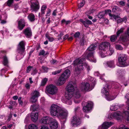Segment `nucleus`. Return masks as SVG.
<instances>
[{"label": "nucleus", "mask_w": 129, "mask_h": 129, "mask_svg": "<svg viewBox=\"0 0 129 129\" xmlns=\"http://www.w3.org/2000/svg\"><path fill=\"white\" fill-rule=\"evenodd\" d=\"M1 23L2 24H4L6 23V21L5 20H1Z\"/></svg>", "instance_id": "obj_60"}, {"label": "nucleus", "mask_w": 129, "mask_h": 129, "mask_svg": "<svg viewBox=\"0 0 129 129\" xmlns=\"http://www.w3.org/2000/svg\"><path fill=\"white\" fill-rule=\"evenodd\" d=\"M23 33L25 36L27 37H30L32 35L31 30L29 28L25 29L23 31Z\"/></svg>", "instance_id": "obj_22"}, {"label": "nucleus", "mask_w": 129, "mask_h": 129, "mask_svg": "<svg viewBox=\"0 0 129 129\" xmlns=\"http://www.w3.org/2000/svg\"><path fill=\"white\" fill-rule=\"evenodd\" d=\"M101 93L103 96L109 101H112L116 98V96H112L109 94L108 85L107 84L104 86L102 89Z\"/></svg>", "instance_id": "obj_7"}, {"label": "nucleus", "mask_w": 129, "mask_h": 129, "mask_svg": "<svg viewBox=\"0 0 129 129\" xmlns=\"http://www.w3.org/2000/svg\"><path fill=\"white\" fill-rule=\"evenodd\" d=\"M52 119L45 116L43 117L40 121V122L42 124H50L51 121H52Z\"/></svg>", "instance_id": "obj_17"}, {"label": "nucleus", "mask_w": 129, "mask_h": 129, "mask_svg": "<svg viewBox=\"0 0 129 129\" xmlns=\"http://www.w3.org/2000/svg\"><path fill=\"white\" fill-rule=\"evenodd\" d=\"M85 58H82L81 59H78L75 60L73 64L75 66H77V68H75V69L74 73L75 74H79L81 72V71L83 68V66L85 67L87 70L88 71L91 69V67L89 66L87 64L84 62Z\"/></svg>", "instance_id": "obj_3"}, {"label": "nucleus", "mask_w": 129, "mask_h": 129, "mask_svg": "<svg viewBox=\"0 0 129 129\" xmlns=\"http://www.w3.org/2000/svg\"><path fill=\"white\" fill-rule=\"evenodd\" d=\"M12 115L10 114L9 115V116L8 117H6L5 118V119H7V120L8 121H10V120L11 118L12 117Z\"/></svg>", "instance_id": "obj_50"}, {"label": "nucleus", "mask_w": 129, "mask_h": 129, "mask_svg": "<svg viewBox=\"0 0 129 129\" xmlns=\"http://www.w3.org/2000/svg\"><path fill=\"white\" fill-rule=\"evenodd\" d=\"M46 37L50 42H52L54 40V39L53 38L47 35H46Z\"/></svg>", "instance_id": "obj_43"}, {"label": "nucleus", "mask_w": 129, "mask_h": 129, "mask_svg": "<svg viewBox=\"0 0 129 129\" xmlns=\"http://www.w3.org/2000/svg\"><path fill=\"white\" fill-rule=\"evenodd\" d=\"M30 117L33 121L36 122L38 119V112L37 111H33L31 114Z\"/></svg>", "instance_id": "obj_18"}, {"label": "nucleus", "mask_w": 129, "mask_h": 129, "mask_svg": "<svg viewBox=\"0 0 129 129\" xmlns=\"http://www.w3.org/2000/svg\"><path fill=\"white\" fill-rule=\"evenodd\" d=\"M105 64H107L108 67L111 68H114L115 66V62L114 60H111L106 61Z\"/></svg>", "instance_id": "obj_23"}, {"label": "nucleus", "mask_w": 129, "mask_h": 129, "mask_svg": "<svg viewBox=\"0 0 129 129\" xmlns=\"http://www.w3.org/2000/svg\"><path fill=\"white\" fill-rule=\"evenodd\" d=\"M39 108L38 105L34 104L31 106L30 109L33 111H35L37 110Z\"/></svg>", "instance_id": "obj_25"}, {"label": "nucleus", "mask_w": 129, "mask_h": 129, "mask_svg": "<svg viewBox=\"0 0 129 129\" xmlns=\"http://www.w3.org/2000/svg\"><path fill=\"white\" fill-rule=\"evenodd\" d=\"M129 112L128 111H124L122 113L120 111H117L108 115V120H111L114 118L118 121H121L125 118V116L128 115Z\"/></svg>", "instance_id": "obj_5"}, {"label": "nucleus", "mask_w": 129, "mask_h": 129, "mask_svg": "<svg viewBox=\"0 0 129 129\" xmlns=\"http://www.w3.org/2000/svg\"><path fill=\"white\" fill-rule=\"evenodd\" d=\"M38 99V98L31 96L30 99V101L32 103H35L37 102Z\"/></svg>", "instance_id": "obj_35"}, {"label": "nucleus", "mask_w": 129, "mask_h": 129, "mask_svg": "<svg viewBox=\"0 0 129 129\" xmlns=\"http://www.w3.org/2000/svg\"><path fill=\"white\" fill-rule=\"evenodd\" d=\"M41 129H49L48 127L45 125H43L41 126Z\"/></svg>", "instance_id": "obj_52"}, {"label": "nucleus", "mask_w": 129, "mask_h": 129, "mask_svg": "<svg viewBox=\"0 0 129 129\" xmlns=\"http://www.w3.org/2000/svg\"><path fill=\"white\" fill-rule=\"evenodd\" d=\"M18 101L20 105H22L23 104V102L21 101V97H19L18 99Z\"/></svg>", "instance_id": "obj_51"}, {"label": "nucleus", "mask_w": 129, "mask_h": 129, "mask_svg": "<svg viewBox=\"0 0 129 129\" xmlns=\"http://www.w3.org/2000/svg\"><path fill=\"white\" fill-rule=\"evenodd\" d=\"M125 98L127 99V103L129 102V93H128L125 96Z\"/></svg>", "instance_id": "obj_55"}, {"label": "nucleus", "mask_w": 129, "mask_h": 129, "mask_svg": "<svg viewBox=\"0 0 129 129\" xmlns=\"http://www.w3.org/2000/svg\"><path fill=\"white\" fill-rule=\"evenodd\" d=\"M125 35L127 36H129V27L127 28L126 31L125 33Z\"/></svg>", "instance_id": "obj_53"}, {"label": "nucleus", "mask_w": 129, "mask_h": 129, "mask_svg": "<svg viewBox=\"0 0 129 129\" xmlns=\"http://www.w3.org/2000/svg\"><path fill=\"white\" fill-rule=\"evenodd\" d=\"M118 106L115 105H112L110 107V110L112 111H115L118 108Z\"/></svg>", "instance_id": "obj_33"}, {"label": "nucleus", "mask_w": 129, "mask_h": 129, "mask_svg": "<svg viewBox=\"0 0 129 129\" xmlns=\"http://www.w3.org/2000/svg\"><path fill=\"white\" fill-rule=\"evenodd\" d=\"M83 103L85 105L83 108V110L84 112L86 113L88 112L91 110L93 105L92 102L89 101L87 103L84 102Z\"/></svg>", "instance_id": "obj_14"}, {"label": "nucleus", "mask_w": 129, "mask_h": 129, "mask_svg": "<svg viewBox=\"0 0 129 129\" xmlns=\"http://www.w3.org/2000/svg\"><path fill=\"white\" fill-rule=\"evenodd\" d=\"M124 38L122 36H121L119 39V40L120 41H124Z\"/></svg>", "instance_id": "obj_62"}, {"label": "nucleus", "mask_w": 129, "mask_h": 129, "mask_svg": "<svg viewBox=\"0 0 129 129\" xmlns=\"http://www.w3.org/2000/svg\"><path fill=\"white\" fill-rule=\"evenodd\" d=\"M97 46L96 44L91 45L87 49L84 53V56L86 58L88 59L90 61L94 62H96V59L94 57V50Z\"/></svg>", "instance_id": "obj_4"}, {"label": "nucleus", "mask_w": 129, "mask_h": 129, "mask_svg": "<svg viewBox=\"0 0 129 129\" xmlns=\"http://www.w3.org/2000/svg\"><path fill=\"white\" fill-rule=\"evenodd\" d=\"M92 88L90 87L89 83L87 82H83L80 87V90L84 92L90 91Z\"/></svg>", "instance_id": "obj_12"}, {"label": "nucleus", "mask_w": 129, "mask_h": 129, "mask_svg": "<svg viewBox=\"0 0 129 129\" xmlns=\"http://www.w3.org/2000/svg\"><path fill=\"white\" fill-rule=\"evenodd\" d=\"M48 68L47 67L43 66L42 67V70L44 72H47L48 70Z\"/></svg>", "instance_id": "obj_47"}, {"label": "nucleus", "mask_w": 129, "mask_h": 129, "mask_svg": "<svg viewBox=\"0 0 129 129\" xmlns=\"http://www.w3.org/2000/svg\"><path fill=\"white\" fill-rule=\"evenodd\" d=\"M80 35V33L79 32H77L75 34L74 36L75 37H79Z\"/></svg>", "instance_id": "obj_57"}, {"label": "nucleus", "mask_w": 129, "mask_h": 129, "mask_svg": "<svg viewBox=\"0 0 129 129\" xmlns=\"http://www.w3.org/2000/svg\"><path fill=\"white\" fill-rule=\"evenodd\" d=\"M127 21V19L126 17H124L123 19L119 18L117 21V23H120L121 22H126Z\"/></svg>", "instance_id": "obj_31"}, {"label": "nucleus", "mask_w": 129, "mask_h": 129, "mask_svg": "<svg viewBox=\"0 0 129 129\" xmlns=\"http://www.w3.org/2000/svg\"><path fill=\"white\" fill-rule=\"evenodd\" d=\"M50 111L52 116L60 118L61 119H64L65 122L69 115V112L67 109L55 104H52L51 106ZM62 120L61 119V121Z\"/></svg>", "instance_id": "obj_1"}, {"label": "nucleus", "mask_w": 129, "mask_h": 129, "mask_svg": "<svg viewBox=\"0 0 129 129\" xmlns=\"http://www.w3.org/2000/svg\"><path fill=\"white\" fill-rule=\"evenodd\" d=\"M66 89L67 92L75 93L74 95L75 99L79 98L80 97V94L76 87V84H73L72 82H70L68 84Z\"/></svg>", "instance_id": "obj_6"}, {"label": "nucleus", "mask_w": 129, "mask_h": 129, "mask_svg": "<svg viewBox=\"0 0 129 129\" xmlns=\"http://www.w3.org/2000/svg\"><path fill=\"white\" fill-rule=\"evenodd\" d=\"M33 67H28L27 69V73L29 72L30 70H31V69H32Z\"/></svg>", "instance_id": "obj_54"}, {"label": "nucleus", "mask_w": 129, "mask_h": 129, "mask_svg": "<svg viewBox=\"0 0 129 129\" xmlns=\"http://www.w3.org/2000/svg\"><path fill=\"white\" fill-rule=\"evenodd\" d=\"M48 54V53H45V51L43 50H42L40 51L39 53V55L40 56L44 55H47Z\"/></svg>", "instance_id": "obj_38"}, {"label": "nucleus", "mask_w": 129, "mask_h": 129, "mask_svg": "<svg viewBox=\"0 0 129 129\" xmlns=\"http://www.w3.org/2000/svg\"><path fill=\"white\" fill-rule=\"evenodd\" d=\"M13 3V0H8L6 3L7 5L9 7H11L12 6Z\"/></svg>", "instance_id": "obj_32"}, {"label": "nucleus", "mask_w": 129, "mask_h": 129, "mask_svg": "<svg viewBox=\"0 0 129 129\" xmlns=\"http://www.w3.org/2000/svg\"><path fill=\"white\" fill-rule=\"evenodd\" d=\"M88 78L90 81L92 82L93 83V84H94L95 83V79L91 76H89L88 77Z\"/></svg>", "instance_id": "obj_45"}, {"label": "nucleus", "mask_w": 129, "mask_h": 129, "mask_svg": "<svg viewBox=\"0 0 129 129\" xmlns=\"http://www.w3.org/2000/svg\"><path fill=\"white\" fill-rule=\"evenodd\" d=\"M86 22L88 26V24H92V22L91 21L89 20H86Z\"/></svg>", "instance_id": "obj_59"}, {"label": "nucleus", "mask_w": 129, "mask_h": 129, "mask_svg": "<svg viewBox=\"0 0 129 129\" xmlns=\"http://www.w3.org/2000/svg\"><path fill=\"white\" fill-rule=\"evenodd\" d=\"M25 43L23 41H21L19 44L18 47V52L20 53V52L22 53L24 52L25 48Z\"/></svg>", "instance_id": "obj_19"}, {"label": "nucleus", "mask_w": 129, "mask_h": 129, "mask_svg": "<svg viewBox=\"0 0 129 129\" xmlns=\"http://www.w3.org/2000/svg\"><path fill=\"white\" fill-rule=\"evenodd\" d=\"M116 10L117 11H119L120 9L118 8V7L116 6H114L113 8L112 9V11L113 12H115Z\"/></svg>", "instance_id": "obj_46"}, {"label": "nucleus", "mask_w": 129, "mask_h": 129, "mask_svg": "<svg viewBox=\"0 0 129 129\" xmlns=\"http://www.w3.org/2000/svg\"><path fill=\"white\" fill-rule=\"evenodd\" d=\"M40 96L39 92L36 90H35L31 94V96L38 98Z\"/></svg>", "instance_id": "obj_26"}, {"label": "nucleus", "mask_w": 129, "mask_h": 129, "mask_svg": "<svg viewBox=\"0 0 129 129\" xmlns=\"http://www.w3.org/2000/svg\"><path fill=\"white\" fill-rule=\"evenodd\" d=\"M117 129H129V128L123 124H121L119 128H117Z\"/></svg>", "instance_id": "obj_36"}, {"label": "nucleus", "mask_w": 129, "mask_h": 129, "mask_svg": "<svg viewBox=\"0 0 129 129\" xmlns=\"http://www.w3.org/2000/svg\"><path fill=\"white\" fill-rule=\"evenodd\" d=\"M50 62L51 64H54L55 63H57V61L56 60H53L50 61Z\"/></svg>", "instance_id": "obj_58"}, {"label": "nucleus", "mask_w": 129, "mask_h": 129, "mask_svg": "<svg viewBox=\"0 0 129 129\" xmlns=\"http://www.w3.org/2000/svg\"><path fill=\"white\" fill-rule=\"evenodd\" d=\"M85 4V2L84 1H83L81 2L79 5V7H83Z\"/></svg>", "instance_id": "obj_49"}, {"label": "nucleus", "mask_w": 129, "mask_h": 129, "mask_svg": "<svg viewBox=\"0 0 129 129\" xmlns=\"http://www.w3.org/2000/svg\"><path fill=\"white\" fill-rule=\"evenodd\" d=\"M47 91L50 94L55 95L57 93L58 88L55 85L50 84L47 86L46 88Z\"/></svg>", "instance_id": "obj_10"}, {"label": "nucleus", "mask_w": 129, "mask_h": 129, "mask_svg": "<svg viewBox=\"0 0 129 129\" xmlns=\"http://www.w3.org/2000/svg\"><path fill=\"white\" fill-rule=\"evenodd\" d=\"M46 6L45 5L42 6L41 8V11L42 14H44V10H46Z\"/></svg>", "instance_id": "obj_44"}, {"label": "nucleus", "mask_w": 129, "mask_h": 129, "mask_svg": "<svg viewBox=\"0 0 129 129\" xmlns=\"http://www.w3.org/2000/svg\"><path fill=\"white\" fill-rule=\"evenodd\" d=\"M25 20L21 19L18 22V28L20 30H22L25 26Z\"/></svg>", "instance_id": "obj_20"}, {"label": "nucleus", "mask_w": 129, "mask_h": 129, "mask_svg": "<svg viewBox=\"0 0 129 129\" xmlns=\"http://www.w3.org/2000/svg\"><path fill=\"white\" fill-rule=\"evenodd\" d=\"M115 48L118 50H122L123 49V47L119 45H115Z\"/></svg>", "instance_id": "obj_39"}, {"label": "nucleus", "mask_w": 129, "mask_h": 129, "mask_svg": "<svg viewBox=\"0 0 129 129\" xmlns=\"http://www.w3.org/2000/svg\"><path fill=\"white\" fill-rule=\"evenodd\" d=\"M119 4L120 5L124 6L125 5V3L123 1H121L119 2Z\"/></svg>", "instance_id": "obj_56"}, {"label": "nucleus", "mask_w": 129, "mask_h": 129, "mask_svg": "<svg viewBox=\"0 0 129 129\" xmlns=\"http://www.w3.org/2000/svg\"><path fill=\"white\" fill-rule=\"evenodd\" d=\"M111 10L109 9L105 10L104 12L106 14H109V16L111 17V19H114L115 20L120 18L119 15L116 16L114 15H111Z\"/></svg>", "instance_id": "obj_21"}, {"label": "nucleus", "mask_w": 129, "mask_h": 129, "mask_svg": "<svg viewBox=\"0 0 129 129\" xmlns=\"http://www.w3.org/2000/svg\"><path fill=\"white\" fill-rule=\"evenodd\" d=\"M56 13V10H54L53 12L52 15L53 16H55Z\"/></svg>", "instance_id": "obj_63"}, {"label": "nucleus", "mask_w": 129, "mask_h": 129, "mask_svg": "<svg viewBox=\"0 0 129 129\" xmlns=\"http://www.w3.org/2000/svg\"><path fill=\"white\" fill-rule=\"evenodd\" d=\"M8 61L7 57L4 56L3 58V64L5 66H8Z\"/></svg>", "instance_id": "obj_27"}, {"label": "nucleus", "mask_w": 129, "mask_h": 129, "mask_svg": "<svg viewBox=\"0 0 129 129\" xmlns=\"http://www.w3.org/2000/svg\"><path fill=\"white\" fill-rule=\"evenodd\" d=\"M30 2L31 10L33 11H36L39 9V3L37 0H31Z\"/></svg>", "instance_id": "obj_15"}, {"label": "nucleus", "mask_w": 129, "mask_h": 129, "mask_svg": "<svg viewBox=\"0 0 129 129\" xmlns=\"http://www.w3.org/2000/svg\"><path fill=\"white\" fill-rule=\"evenodd\" d=\"M29 20L31 21H34L35 20V17L34 14L31 13L28 16Z\"/></svg>", "instance_id": "obj_28"}, {"label": "nucleus", "mask_w": 129, "mask_h": 129, "mask_svg": "<svg viewBox=\"0 0 129 129\" xmlns=\"http://www.w3.org/2000/svg\"><path fill=\"white\" fill-rule=\"evenodd\" d=\"M50 123V127L51 129H56L58 125L56 121H55L53 122L51 121Z\"/></svg>", "instance_id": "obj_24"}, {"label": "nucleus", "mask_w": 129, "mask_h": 129, "mask_svg": "<svg viewBox=\"0 0 129 129\" xmlns=\"http://www.w3.org/2000/svg\"><path fill=\"white\" fill-rule=\"evenodd\" d=\"M105 14V13L104 12L100 13L98 15V17L100 18H102L104 16Z\"/></svg>", "instance_id": "obj_40"}, {"label": "nucleus", "mask_w": 129, "mask_h": 129, "mask_svg": "<svg viewBox=\"0 0 129 129\" xmlns=\"http://www.w3.org/2000/svg\"><path fill=\"white\" fill-rule=\"evenodd\" d=\"M37 72V70L36 69H35L34 70L33 72L31 74L33 75H34Z\"/></svg>", "instance_id": "obj_61"}, {"label": "nucleus", "mask_w": 129, "mask_h": 129, "mask_svg": "<svg viewBox=\"0 0 129 129\" xmlns=\"http://www.w3.org/2000/svg\"><path fill=\"white\" fill-rule=\"evenodd\" d=\"M62 70V69H61L55 71L53 72H52V75H54L58 74Z\"/></svg>", "instance_id": "obj_41"}, {"label": "nucleus", "mask_w": 129, "mask_h": 129, "mask_svg": "<svg viewBox=\"0 0 129 129\" xmlns=\"http://www.w3.org/2000/svg\"><path fill=\"white\" fill-rule=\"evenodd\" d=\"M70 72L69 70H65L59 77L57 83V84L59 85L63 84L65 82L66 80L70 77Z\"/></svg>", "instance_id": "obj_8"}, {"label": "nucleus", "mask_w": 129, "mask_h": 129, "mask_svg": "<svg viewBox=\"0 0 129 129\" xmlns=\"http://www.w3.org/2000/svg\"><path fill=\"white\" fill-rule=\"evenodd\" d=\"M75 94V93L67 92L66 93L65 95L66 100L64 102L67 104L71 105L72 103L71 99L73 96H75L74 95Z\"/></svg>", "instance_id": "obj_11"}, {"label": "nucleus", "mask_w": 129, "mask_h": 129, "mask_svg": "<svg viewBox=\"0 0 129 129\" xmlns=\"http://www.w3.org/2000/svg\"><path fill=\"white\" fill-rule=\"evenodd\" d=\"M124 29V28L122 27L120 29H118V31L116 33V34L117 35V36H119V34L122 33L123 32Z\"/></svg>", "instance_id": "obj_34"}, {"label": "nucleus", "mask_w": 129, "mask_h": 129, "mask_svg": "<svg viewBox=\"0 0 129 129\" xmlns=\"http://www.w3.org/2000/svg\"><path fill=\"white\" fill-rule=\"evenodd\" d=\"M110 44L107 42H103L100 45L99 54L102 58L108 55H111L114 52L113 48L110 47Z\"/></svg>", "instance_id": "obj_2"}, {"label": "nucleus", "mask_w": 129, "mask_h": 129, "mask_svg": "<svg viewBox=\"0 0 129 129\" xmlns=\"http://www.w3.org/2000/svg\"><path fill=\"white\" fill-rule=\"evenodd\" d=\"M81 122L79 117L75 115L72 118L71 123L72 125L74 126H77L81 124Z\"/></svg>", "instance_id": "obj_13"}, {"label": "nucleus", "mask_w": 129, "mask_h": 129, "mask_svg": "<svg viewBox=\"0 0 129 129\" xmlns=\"http://www.w3.org/2000/svg\"><path fill=\"white\" fill-rule=\"evenodd\" d=\"M47 80L48 79L46 78L43 79L41 81L40 86H44L46 84Z\"/></svg>", "instance_id": "obj_30"}, {"label": "nucleus", "mask_w": 129, "mask_h": 129, "mask_svg": "<svg viewBox=\"0 0 129 129\" xmlns=\"http://www.w3.org/2000/svg\"><path fill=\"white\" fill-rule=\"evenodd\" d=\"M51 12V10H48L47 13V15L49 16L50 15V14Z\"/></svg>", "instance_id": "obj_64"}, {"label": "nucleus", "mask_w": 129, "mask_h": 129, "mask_svg": "<svg viewBox=\"0 0 129 129\" xmlns=\"http://www.w3.org/2000/svg\"><path fill=\"white\" fill-rule=\"evenodd\" d=\"M94 75L95 76H99L100 79H101L102 80H103V78H102V75L100 74L98 72H95Z\"/></svg>", "instance_id": "obj_42"}, {"label": "nucleus", "mask_w": 129, "mask_h": 129, "mask_svg": "<svg viewBox=\"0 0 129 129\" xmlns=\"http://www.w3.org/2000/svg\"><path fill=\"white\" fill-rule=\"evenodd\" d=\"M80 22H82L83 24L86 27H88V25L86 23V22L84 21L82 19H80Z\"/></svg>", "instance_id": "obj_48"}, {"label": "nucleus", "mask_w": 129, "mask_h": 129, "mask_svg": "<svg viewBox=\"0 0 129 129\" xmlns=\"http://www.w3.org/2000/svg\"><path fill=\"white\" fill-rule=\"evenodd\" d=\"M29 129H37L38 126L34 124H29L28 126Z\"/></svg>", "instance_id": "obj_29"}, {"label": "nucleus", "mask_w": 129, "mask_h": 129, "mask_svg": "<svg viewBox=\"0 0 129 129\" xmlns=\"http://www.w3.org/2000/svg\"><path fill=\"white\" fill-rule=\"evenodd\" d=\"M117 65L119 67H125L129 65V59L127 60L125 56L123 54H120L118 58Z\"/></svg>", "instance_id": "obj_9"}, {"label": "nucleus", "mask_w": 129, "mask_h": 129, "mask_svg": "<svg viewBox=\"0 0 129 129\" xmlns=\"http://www.w3.org/2000/svg\"><path fill=\"white\" fill-rule=\"evenodd\" d=\"M117 39V36L115 35L112 36L110 37V40L112 42H114Z\"/></svg>", "instance_id": "obj_37"}, {"label": "nucleus", "mask_w": 129, "mask_h": 129, "mask_svg": "<svg viewBox=\"0 0 129 129\" xmlns=\"http://www.w3.org/2000/svg\"><path fill=\"white\" fill-rule=\"evenodd\" d=\"M113 124V123L111 122L105 121L99 126L98 129H108Z\"/></svg>", "instance_id": "obj_16"}]
</instances>
